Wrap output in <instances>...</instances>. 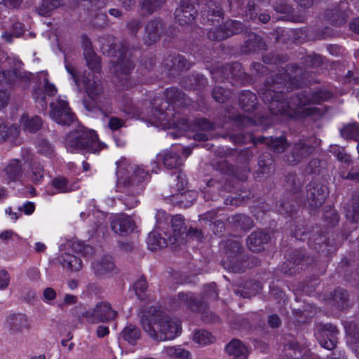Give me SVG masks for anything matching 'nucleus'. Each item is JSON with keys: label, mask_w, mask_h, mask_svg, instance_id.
<instances>
[{"label": "nucleus", "mask_w": 359, "mask_h": 359, "mask_svg": "<svg viewBox=\"0 0 359 359\" xmlns=\"http://www.w3.org/2000/svg\"><path fill=\"white\" fill-rule=\"evenodd\" d=\"M20 123L25 130L35 133L41 128L42 120L38 116L29 118L27 114H23L20 118Z\"/></svg>", "instance_id": "obj_30"}, {"label": "nucleus", "mask_w": 359, "mask_h": 359, "mask_svg": "<svg viewBox=\"0 0 359 359\" xmlns=\"http://www.w3.org/2000/svg\"><path fill=\"white\" fill-rule=\"evenodd\" d=\"M147 245L150 250L154 251L167 246L168 241L165 238H162L159 233L153 231L148 235Z\"/></svg>", "instance_id": "obj_34"}, {"label": "nucleus", "mask_w": 359, "mask_h": 359, "mask_svg": "<svg viewBox=\"0 0 359 359\" xmlns=\"http://www.w3.org/2000/svg\"><path fill=\"white\" fill-rule=\"evenodd\" d=\"M57 293L52 287H46L43 292L42 299L47 304H52V302L56 298Z\"/></svg>", "instance_id": "obj_55"}, {"label": "nucleus", "mask_w": 359, "mask_h": 359, "mask_svg": "<svg viewBox=\"0 0 359 359\" xmlns=\"http://www.w3.org/2000/svg\"><path fill=\"white\" fill-rule=\"evenodd\" d=\"M285 351H289L288 355L291 357L294 356L295 359H299L297 356V352L302 353V350L299 349V345L295 341H291L286 344L284 347Z\"/></svg>", "instance_id": "obj_57"}, {"label": "nucleus", "mask_w": 359, "mask_h": 359, "mask_svg": "<svg viewBox=\"0 0 359 359\" xmlns=\"http://www.w3.org/2000/svg\"><path fill=\"white\" fill-rule=\"evenodd\" d=\"M19 77V73L16 71H4L0 72V83H16Z\"/></svg>", "instance_id": "obj_49"}, {"label": "nucleus", "mask_w": 359, "mask_h": 359, "mask_svg": "<svg viewBox=\"0 0 359 359\" xmlns=\"http://www.w3.org/2000/svg\"><path fill=\"white\" fill-rule=\"evenodd\" d=\"M7 323L11 334L15 335L28 333L31 328L29 319L22 313L10 315Z\"/></svg>", "instance_id": "obj_14"}, {"label": "nucleus", "mask_w": 359, "mask_h": 359, "mask_svg": "<svg viewBox=\"0 0 359 359\" xmlns=\"http://www.w3.org/2000/svg\"><path fill=\"white\" fill-rule=\"evenodd\" d=\"M308 202L311 206L318 208L325 202L327 196V187L316 182L307 185Z\"/></svg>", "instance_id": "obj_15"}, {"label": "nucleus", "mask_w": 359, "mask_h": 359, "mask_svg": "<svg viewBox=\"0 0 359 359\" xmlns=\"http://www.w3.org/2000/svg\"><path fill=\"white\" fill-rule=\"evenodd\" d=\"M33 180L39 181L43 177V168L39 163H34L32 166Z\"/></svg>", "instance_id": "obj_58"}, {"label": "nucleus", "mask_w": 359, "mask_h": 359, "mask_svg": "<svg viewBox=\"0 0 359 359\" xmlns=\"http://www.w3.org/2000/svg\"><path fill=\"white\" fill-rule=\"evenodd\" d=\"M232 222L238 224L243 229H248L253 226L252 220L244 215H236L232 217Z\"/></svg>", "instance_id": "obj_48"}, {"label": "nucleus", "mask_w": 359, "mask_h": 359, "mask_svg": "<svg viewBox=\"0 0 359 359\" xmlns=\"http://www.w3.org/2000/svg\"><path fill=\"white\" fill-rule=\"evenodd\" d=\"M5 172L10 181H17L20 179L21 165L17 159L12 160L5 168Z\"/></svg>", "instance_id": "obj_39"}, {"label": "nucleus", "mask_w": 359, "mask_h": 359, "mask_svg": "<svg viewBox=\"0 0 359 359\" xmlns=\"http://www.w3.org/2000/svg\"><path fill=\"white\" fill-rule=\"evenodd\" d=\"M53 187L58 193H66L76 190L79 188L78 180L70 182L65 177H56L52 181Z\"/></svg>", "instance_id": "obj_26"}, {"label": "nucleus", "mask_w": 359, "mask_h": 359, "mask_svg": "<svg viewBox=\"0 0 359 359\" xmlns=\"http://www.w3.org/2000/svg\"><path fill=\"white\" fill-rule=\"evenodd\" d=\"M20 133L18 126L13 124L8 126L5 123H0V141L6 139H15Z\"/></svg>", "instance_id": "obj_38"}, {"label": "nucleus", "mask_w": 359, "mask_h": 359, "mask_svg": "<svg viewBox=\"0 0 359 359\" xmlns=\"http://www.w3.org/2000/svg\"><path fill=\"white\" fill-rule=\"evenodd\" d=\"M65 145L72 153L97 154L104 148V144L98 141L95 132L86 128L69 133L65 140Z\"/></svg>", "instance_id": "obj_5"}, {"label": "nucleus", "mask_w": 359, "mask_h": 359, "mask_svg": "<svg viewBox=\"0 0 359 359\" xmlns=\"http://www.w3.org/2000/svg\"><path fill=\"white\" fill-rule=\"evenodd\" d=\"M220 72L219 70H215L212 72V78L218 81V74ZM221 73L224 74V78L237 77L241 75V65L238 62H235L231 65H226L221 69Z\"/></svg>", "instance_id": "obj_29"}, {"label": "nucleus", "mask_w": 359, "mask_h": 359, "mask_svg": "<svg viewBox=\"0 0 359 359\" xmlns=\"http://www.w3.org/2000/svg\"><path fill=\"white\" fill-rule=\"evenodd\" d=\"M194 342L199 346H207L215 341V337L208 331L198 330L194 332L192 335Z\"/></svg>", "instance_id": "obj_31"}, {"label": "nucleus", "mask_w": 359, "mask_h": 359, "mask_svg": "<svg viewBox=\"0 0 359 359\" xmlns=\"http://www.w3.org/2000/svg\"><path fill=\"white\" fill-rule=\"evenodd\" d=\"M256 95L249 90L241 93L239 97V104L246 111L254 109L256 104Z\"/></svg>", "instance_id": "obj_32"}, {"label": "nucleus", "mask_w": 359, "mask_h": 359, "mask_svg": "<svg viewBox=\"0 0 359 359\" xmlns=\"http://www.w3.org/2000/svg\"><path fill=\"white\" fill-rule=\"evenodd\" d=\"M224 28H226L231 36L241 32L243 30V25L238 21L231 20L224 24Z\"/></svg>", "instance_id": "obj_51"}, {"label": "nucleus", "mask_w": 359, "mask_h": 359, "mask_svg": "<svg viewBox=\"0 0 359 359\" xmlns=\"http://www.w3.org/2000/svg\"><path fill=\"white\" fill-rule=\"evenodd\" d=\"M126 122L123 119H120L115 116H111L109 118L108 126L111 130H117L122 127H124Z\"/></svg>", "instance_id": "obj_56"}, {"label": "nucleus", "mask_w": 359, "mask_h": 359, "mask_svg": "<svg viewBox=\"0 0 359 359\" xmlns=\"http://www.w3.org/2000/svg\"><path fill=\"white\" fill-rule=\"evenodd\" d=\"M10 275L4 269L0 270V290H5L9 285Z\"/></svg>", "instance_id": "obj_59"}, {"label": "nucleus", "mask_w": 359, "mask_h": 359, "mask_svg": "<svg viewBox=\"0 0 359 359\" xmlns=\"http://www.w3.org/2000/svg\"><path fill=\"white\" fill-rule=\"evenodd\" d=\"M9 93L5 90H0V109L4 108L8 103Z\"/></svg>", "instance_id": "obj_61"}, {"label": "nucleus", "mask_w": 359, "mask_h": 359, "mask_svg": "<svg viewBox=\"0 0 359 359\" xmlns=\"http://www.w3.org/2000/svg\"><path fill=\"white\" fill-rule=\"evenodd\" d=\"M165 65L168 69L182 70L189 68V65H187V61L181 55L168 57L165 59Z\"/></svg>", "instance_id": "obj_35"}, {"label": "nucleus", "mask_w": 359, "mask_h": 359, "mask_svg": "<svg viewBox=\"0 0 359 359\" xmlns=\"http://www.w3.org/2000/svg\"><path fill=\"white\" fill-rule=\"evenodd\" d=\"M341 135L346 139H353L356 141L359 137V124L349 123L341 129Z\"/></svg>", "instance_id": "obj_40"}, {"label": "nucleus", "mask_w": 359, "mask_h": 359, "mask_svg": "<svg viewBox=\"0 0 359 359\" xmlns=\"http://www.w3.org/2000/svg\"><path fill=\"white\" fill-rule=\"evenodd\" d=\"M106 0H90L85 4H90L89 15L90 18H95L94 24L97 26H103L107 23V16L105 13H99L98 10L106 6Z\"/></svg>", "instance_id": "obj_19"}, {"label": "nucleus", "mask_w": 359, "mask_h": 359, "mask_svg": "<svg viewBox=\"0 0 359 359\" xmlns=\"http://www.w3.org/2000/svg\"><path fill=\"white\" fill-rule=\"evenodd\" d=\"M116 188L123 187V191L141 193L144 189V184L149 180V170H146L143 165L133 163L123 158L116 163Z\"/></svg>", "instance_id": "obj_4"}, {"label": "nucleus", "mask_w": 359, "mask_h": 359, "mask_svg": "<svg viewBox=\"0 0 359 359\" xmlns=\"http://www.w3.org/2000/svg\"><path fill=\"white\" fill-rule=\"evenodd\" d=\"M207 297L216 299L218 296L216 292V284L215 283H212L207 286Z\"/></svg>", "instance_id": "obj_64"}, {"label": "nucleus", "mask_w": 359, "mask_h": 359, "mask_svg": "<svg viewBox=\"0 0 359 359\" xmlns=\"http://www.w3.org/2000/svg\"><path fill=\"white\" fill-rule=\"evenodd\" d=\"M114 268V264L111 257H105L100 261L93 264L94 272L97 275H103L106 273L111 271Z\"/></svg>", "instance_id": "obj_33"}, {"label": "nucleus", "mask_w": 359, "mask_h": 359, "mask_svg": "<svg viewBox=\"0 0 359 359\" xmlns=\"http://www.w3.org/2000/svg\"><path fill=\"white\" fill-rule=\"evenodd\" d=\"M230 36L224 25L222 27H217L214 29H210L208 32V36L210 39L221 41L226 39Z\"/></svg>", "instance_id": "obj_45"}, {"label": "nucleus", "mask_w": 359, "mask_h": 359, "mask_svg": "<svg viewBox=\"0 0 359 359\" xmlns=\"http://www.w3.org/2000/svg\"><path fill=\"white\" fill-rule=\"evenodd\" d=\"M258 164L260 168V172L268 174L273 171V161L269 158V154L259 156Z\"/></svg>", "instance_id": "obj_47"}, {"label": "nucleus", "mask_w": 359, "mask_h": 359, "mask_svg": "<svg viewBox=\"0 0 359 359\" xmlns=\"http://www.w3.org/2000/svg\"><path fill=\"white\" fill-rule=\"evenodd\" d=\"M34 210L35 205L32 202H27L20 208V211H23L24 213L27 215L32 214Z\"/></svg>", "instance_id": "obj_62"}, {"label": "nucleus", "mask_w": 359, "mask_h": 359, "mask_svg": "<svg viewBox=\"0 0 359 359\" xmlns=\"http://www.w3.org/2000/svg\"><path fill=\"white\" fill-rule=\"evenodd\" d=\"M119 61L114 66V71L118 77L121 74L128 75L134 67L133 62L126 58V53L123 48L121 50H118Z\"/></svg>", "instance_id": "obj_24"}, {"label": "nucleus", "mask_w": 359, "mask_h": 359, "mask_svg": "<svg viewBox=\"0 0 359 359\" xmlns=\"http://www.w3.org/2000/svg\"><path fill=\"white\" fill-rule=\"evenodd\" d=\"M67 0H41L36 12L41 16H49L53 11L64 6Z\"/></svg>", "instance_id": "obj_25"}, {"label": "nucleus", "mask_w": 359, "mask_h": 359, "mask_svg": "<svg viewBox=\"0 0 359 359\" xmlns=\"http://www.w3.org/2000/svg\"><path fill=\"white\" fill-rule=\"evenodd\" d=\"M143 330L156 341L172 340L181 333V323L161 311L157 306L147 307L140 313Z\"/></svg>", "instance_id": "obj_2"}, {"label": "nucleus", "mask_w": 359, "mask_h": 359, "mask_svg": "<svg viewBox=\"0 0 359 359\" xmlns=\"http://www.w3.org/2000/svg\"><path fill=\"white\" fill-rule=\"evenodd\" d=\"M215 187L216 189H218L219 187V184L215 180L211 179L207 182L206 187L203 188L204 198L205 200L213 199L212 197L209 196V191L212 188H215Z\"/></svg>", "instance_id": "obj_60"}, {"label": "nucleus", "mask_w": 359, "mask_h": 359, "mask_svg": "<svg viewBox=\"0 0 359 359\" xmlns=\"http://www.w3.org/2000/svg\"><path fill=\"white\" fill-rule=\"evenodd\" d=\"M50 118L62 126H69L75 121L74 115L71 112L65 97L60 96L50 103Z\"/></svg>", "instance_id": "obj_11"}, {"label": "nucleus", "mask_w": 359, "mask_h": 359, "mask_svg": "<svg viewBox=\"0 0 359 359\" xmlns=\"http://www.w3.org/2000/svg\"><path fill=\"white\" fill-rule=\"evenodd\" d=\"M82 46L87 66L94 73L98 72L100 69V59L93 51L92 43L86 36H82Z\"/></svg>", "instance_id": "obj_17"}, {"label": "nucleus", "mask_w": 359, "mask_h": 359, "mask_svg": "<svg viewBox=\"0 0 359 359\" xmlns=\"http://www.w3.org/2000/svg\"><path fill=\"white\" fill-rule=\"evenodd\" d=\"M44 81V90L37 89L35 90L33 93V97L35 100V102L39 104V107L41 109H46L47 107V101L46 99L45 94L48 96H53L57 93L56 87L50 83L46 78L43 79Z\"/></svg>", "instance_id": "obj_21"}, {"label": "nucleus", "mask_w": 359, "mask_h": 359, "mask_svg": "<svg viewBox=\"0 0 359 359\" xmlns=\"http://www.w3.org/2000/svg\"><path fill=\"white\" fill-rule=\"evenodd\" d=\"M164 95L165 100L159 97L154 99V110L148 114L147 118L151 125L165 128L175 124V121L171 120L173 105L182 104L184 94L175 88H170L165 90Z\"/></svg>", "instance_id": "obj_3"}, {"label": "nucleus", "mask_w": 359, "mask_h": 359, "mask_svg": "<svg viewBox=\"0 0 359 359\" xmlns=\"http://www.w3.org/2000/svg\"><path fill=\"white\" fill-rule=\"evenodd\" d=\"M59 262L65 270L78 271L82 268V261L78 257L65 253L58 257Z\"/></svg>", "instance_id": "obj_23"}, {"label": "nucleus", "mask_w": 359, "mask_h": 359, "mask_svg": "<svg viewBox=\"0 0 359 359\" xmlns=\"http://www.w3.org/2000/svg\"><path fill=\"white\" fill-rule=\"evenodd\" d=\"M177 301L180 306H187L194 311L199 310V302L192 294L179 293Z\"/></svg>", "instance_id": "obj_36"}, {"label": "nucleus", "mask_w": 359, "mask_h": 359, "mask_svg": "<svg viewBox=\"0 0 359 359\" xmlns=\"http://www.w3.org/2000/svg\"><path fill=\"white\" fill-rule=\"evenodd\" d=\"M82 81L88 97L93 102L92 108L99 109L104 114L111 113V106L102 95V87L97 76L90 74L86 76L84 74Z\"/></svg>", "instance_id": "obj_6"}, {"label": "nucleus", "mask_w": 359, "mask_h": 359, "mask_svg": "<svg viewBox=\"0 0 359 359\" xmlns=\"http://www.w3.org/2000/svg\"><path fill=\"white\" fill-rule=\"evenodd\" d=\"M123 338L130 344H134L139 339L140 332L135 325H129L126 326L122 332Z\"/></svg>", "instance_id": "obj_43"}, {"label": "nucleus", "mask_w": 359, "mask_h": 359, "mask_svg": "<svg viewBox=\"0 0 359 359\" xmlns=\"http://www.w3.org/2000/svg\"><path fill=\"white\" fill-rule=\"evenodd\" d=\"M81 316L88 323L96 324L114 320L116 316V311L112 309L109 303L101 302L96 304L95 307L82 313Z\"/></svg>", "instance_id": "obj_10"}, {"label": "nucleus", "mask_w": 359, "mask_h": 359, "mask_svg": "<svg viewBox=\"0 0 359 359\" xmlns=\"http://www.w3.org/2000/svg\"><path fill=\"white\" fill-rule=\"evenodd\" d=\"M162 22L159 20H152L147 22L145 27L144 41L150 46L158 41L161 36Z\"/></svg>", "instance_id": "obj_18"}, {"label": "nucleus", "mask_w": 359, "mask_h": 359, "mask_svg": "<svg viewBox=\"0 0 359 359\" xmlns=\"http://www.w3.org/2000/svg\"><path fill=\"white\" fill-rule=\"evenodd\" d=\"M171 227L172 230V235L168 236V242L170 244H182L184 240L187 241L196 240L201 242L203 236L201 231L196 229L190 228L188 232L186 231V226H184V219L180 215H175L171 219Z\"/></svg>", "instance_id": "obj_7"}, {"label": "nucleus", "mask_w": 359, "mask_h": 359, "mask_svg": "<svg viewBox=\"0 0 359 359\" xmlns=\"http://www.w3.org/2000/svg\"><path fill=\"white\" fill-rule=\"evenodd\" d=\"M336 157L339 161L344 163L347 165L351 162L350 156L345 152L344 149L341 152L337 153Z\"/></svg>", "instance_id": "obj_63"}, {"label": "nucleus", "mask_w": 359, "mask_h": 359, "mask_svg": "<svg viewBox=\"0 0 359 359\" xmlns=\"http://www.w3.org/2000/svg\"><path fill=\"white\" fill-rule=\"evenodd\" d=\"M258 141L261 143H266L269 145L271 150L276 153H281L285 151L287 146V142L285 137L280 136L276 138H266L261 137L258 138Z\"/></svg>", "instance_id": "obj_28"}, {"label": "nucleus", "mask_w": 359, "mask_h": 359, "mask_svg": "<svg viewBox=\"0 0 359 359\" xmlns=\"http://www.w3.org/2000/svg\"><path fill=\"white\" fill-rule=\"evenodd\" d=\"M221 248L225 250V255L222 259L224 267L234 273H241L244 266L241 263V246L237 239H229L221 243Z\"/></svg>", "instance_id": "obj_8"}, {"label": "nucleus", "mask_w": 359, "mask_h": 359, "mask_svg": "<svg viewBox=\"0 0 359 359\" xmlns=\"http://www.w3.org/2000/svg\"><path fill=\"white\" fill-rule=\"evenodd\" d=\"M197 11L194 6L187 1H182L175 11V17L181 25H188L194 20Z\"/></svg>", "instance_id": "obj_16"}, {"label": "nucleus", "mask_w": 359, "mask_h": 359, "mask_svg": "<svg viewBox=\"0 0 359 359\" xmlns=\"http://www.w3.org/2000/svg\"><path fill=\"white\" fill-rule=\"evenodd\" d=\"M269 238V234L266 232L262 231H255L249 236L247 245L251 251L260 252L263 249V245L267 243Z\"/></svg>", "instance_id": "obj_22"}, {"label": "nucleus", "mask_w": 359, "mask_h": 359, "mask_svg": "<svg viewBox=\"0 0 359 359\" xmlns=\"http://www.w3.org/2000/svg\"><path fill=\"white\" fill-rule=\"evenodd\" d=\"M192 149L184 147L180 144H173L167 150L156 155V161H163L164 166L168 169H177L183 165L185 159L191 154Z\"/></svg>", "instance_id": "obj_9"}, {"label": "nucleus", "mask_w": 359, "mask_h": 359, "mask_svg": "<svg viewBox=\"0 0 359 359\" xmlns=\"http://www.w3.org/2000/svg\"><path fill=\"white\" fill-rule=\"evenodd\" d=\"M38 150L43 155L50 157L53 153V147L49 142L43 140L38 144Z\"/></svg>", "instance_id": "obj_52"}, {"label": "nucleus", "mask_w": 359, "mask_h": 359, "mask_svg": "<svg viewBox=\"0 0 359 359\" xmlns=\"http://www.w3.org/2000/svg\"><path fill=\"white\" fill-rule=\"evenodd\" d=\"M312 151L313 147L309 144V140H300L294 144L291 151L285 155L284 161L289 164H297L311 154Z\"/></svg>", "instance_id": "obj_13"}, {"label": "nucleus", "mask_w": 359, "mask_h": 359, "mask_svg": "<svg viewBox=\"0 0 359 359\" xmlns=\"http://www.w3.org/2000/svg\"><path fill=\"white\" fill-rule=\"evenodd\" d=\"M131 218L125 215H116L111 217V226L115 233L122 235L133 228Z\"/></svg>", "instance_id": "obj_20"}, {"label": "nucleus", "mask_w": 359, "mask_h": 359, "mask_svg": "<svg viewBox=\"0 0 359 359\" xmlns=\"http://www.w3.org/2000/svg\"><path fill=\"white\" fill-rule=\"evenodd\" d=\"M164 354L172 358L189 359L191 354L189 351L180 346H168L163 349Z\"/></svg>", "instance_id": "obj_37"}, {"label": "nucleus", "mask_w": 359, "mask_h": 359, "mask_svg": "<svg viewBox=\"0 0 359 359\" xmlns=\"http://www.w3.org/2000/svg\"><path fill=\"white\" fill-rule=\"evenodd\" d=\"M293 84L292 79L285 74L282 77L273 79L271 83L267 81L259 94L264 102H269V109L274 115H285L296 119L320 116L321 110L315 104L326 100V93L321 90L312 93L304 91L286 101L284 90L292 89Z\"/></svg>", "instance_id": "obj_1"}, {"label": "nucleus", "mask_w": 359, "mask_h": 359, "mask_svg": "<svg viewBox=\"0 0 359 359\" xmlns=\"http://www.w3.org/2000/svg\"><path fill=\"white\" fill-rule=\"evenodd\" d=\"M65 67L68 74L71 76L75 85L79 88L80 78L77 69L68 61L67 56H65Z\"/></svg>", "instance_id": "obj_50"}, {"label": "nucleus", "mask_w": 359, "mask_h": 359, "mask_svg": "<svg viewBox=\"0 0 359 359\" xmlns=\"http://www.w3.org/2000/svg\"><path fill=\"white\" fill-rule=\"evenodd\" d=\"M227 91L221 87H215L212 90V97L217 102H224L227 99Z\"/></svg>", "instance_id": "obj_53"}, {"label": "nucleus", "mask_w": 359, "mask_h": 359, "mask_svg": "<svg viewBox=\"0 0 359 359\" xmlns=\"http://www.w3.org/2000/svg\"><path fill=\"white\" fill-rule=\"evenodd\" d=\"M337 334L338 330L335 326L327 324L318 329L316 337L322 347L332 350L337 345Z\"/></svg>", "instance_id": "obj_12"}, {"label": "nucleus", "mask_w": 359, "mask_h": 359, "mask_svg": "<svg viewBox=\"0 0 359 359\" xmlns=\"http://www.w3.org/2000/svg\"><path fill=\"white\" fill-rule=\"evenodd\" d=\"M117 189L118 191L125 194L124 196L123 197L122 200H123V204L128 209L134 208L135 207H136L137 205V204L139 203L140 201L137 200L135 195L138 194L139 193H136L135 191H133V189L131 187H130V192L123 191V187L121 188Z\"/></svg>", "instance_id": "obj_41"}, {"label": "nucleus", "mask_w": 359, "mask_h": 359, "mask_svg": "<svg viewBox=\"0 0 359 359\" xmlns=\"http://www.w3.org/2000/svg\"><path fill=\"white\" fill-rule=\"evenodd\" d=\"M133 290L138 299L142 300L145 299L147 296V285L146 280L144 278H141L135 281L133 285Z\"/></svg>", "instance_id": "obj_44"}, {"label": "nucleus", "mask_w": 359, "mask_h": 359, "mask_svg": "<svg viewBox=\"0 0 359 359\" xmlns=\"http://www.w3.org/2000/svg\"><path fill=\"white\" fill-rule=\"evenodd\" d=\"M346 217L353 222L359 223V199L353 198L351 208L347 210Z\"/></svg>", "instance_id": "obj_46"}, {"label": "nucleus", "mask_w": 359, "mask_h": 359, "mask_svg": "<svg viewBox=\"0 0 359 359\" xmlns=\"http://www.w3.org/2000/svg\"><path fill=\"white\" fill-rule=\"evenodd\" d=\"M142 12L151 13L158 9L163 4L164 0H138Z\"/></svg>", "instance_id": "obj_42"}, {"label": "nucleus", "mask_w": 359, "mask_h": 359, "mask_svg": "<svg viewBox=\"0 0 359 359\" xmlns=\"http://www.w3.org/2000/svg\"><path fill=\"white\" fill-rule=\"evenodd\" d=\"M226 352L234 357H246L249 353V349L248 346L243 344L238 339L231 340L226 346Z\"/></svg>", "instance_id": "obj_27"}, {"label": "nucleus", "mask_w": 359, "mask_h": 359, "mask_svg": "<svg viewBox=\"0 0 359 359\" xmlns=\"http://www.w3.org/2000/svg\"><path fill=\"white\" fill-rule=\"evenodd\" d=\"M222 13L219 6H215V8L212 10L210 8L208 11V22H210L211 24L214 23L216 20L218 23L219 20L222 19Z\"/></svg>", "instance_id": "obj_54"}]
</instances>
